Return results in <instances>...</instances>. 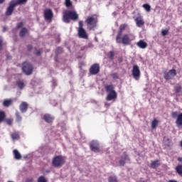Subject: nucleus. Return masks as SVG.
Segmentation results:
<instances>
[{
	"instance_id": "f257e3e1",
	"label": "nucleus",
	"mask_w": 182,
	"mask_h": 182,
	"mask_svg": "<svg viewBox=\"0 0 182 182\" xmlns=\"http://www.w3.org/2000/svg\"><path fill=\"white\" fill-rule=\"evenodd\" d=\"M71 21H76L79 19V14L75 10H66L64 11L63 21L65 23H70Z\"/></svg>"
},
{
	"instance_id": "f03ea898",
	"label": "nucleus",
	"mask_w": 182,
	"mask_h": 182,
	"mask_svg": "<svg viewBox=\"0 0 182 182\" xmlns=\"http://www.w3.org/2000/svg\"><path fill=\"white\" fill-rule=\"evenodd\" d=\"M136 39V36L133 34H124L122 36H119V40L117 41V36L116 37L117 43H122V45H130L132 41H134Z\"/></svg>"
},
{
	"instance_id": "7ed1b4c3",
	"label": "nucleus",
	"mask_w": 182,
	"mask_h": 182,
	"mask_svg": "<svg viewBox=\"0 0 182 182\" xmlns=\"http://www.w3.org/2000/svg\"><path fill=\"white\" fill-rule=\"evenodd\" d=\"M87 23V28L92 31L97 26V18L93 16H88L85 21Z\"/></svg>"
},
{
	"instance_id": "20e7f679",
	"label": "nucleus",
	"mask_w": 182,
	"mask_h": 182,
	"mask_svg": "<svg viewBox=\"0 0 182 182\" xmlns=\"http://www.w3.org/2000/svg\"><path fill=\"white\" fill-rule=\"evenodd\" d=\"M52 164L54 167H62L65 164V159L60 156H55L53 159Z\"/></svg>"
},
{
	"instance_id": "39448f33",
	"label": "nucleus",
	"mask_w": 182,
	"mask_h": 182,
	"mask_svg": "<svg viewBox=\"0 0 182 182\" xmlns=\"http://www.w3.org/2000/svg\"><path fill=\"white\" fill-rule=\"evenodd\" d=\"M22 70L25 75H32V72H33V66H32L31 63L25 62L23 63Z\"/></svg>"
},
{
	"instance_id": "423d86ee",
	"label": "nucleus",
	"mask_w": 182,
	"mask_h": 182,
	"mask_svg": "<svg viewBox=\"0 0 182 182\" xmlns=\"http://www.w3.org/2000/svg\"><path fill=\"white\" fill-rule=\"evenodd\" d=\"M132 76L135 80H139L140 79V68L139 65H135L132 68Z\"/></svg>"
},
{
	"instance_id": "0eeeda50",
	"label": "nucleus",
	"mask_w": 182,
	"mask_h": 182,
	"mask_svg": "<svg viewBox=\"0 0 182 182\" xmlns=\"http://www.w3.org/2000/svg\"><path fill=\"white\" fill-rule=\"evenodd\" d=\"M16 4L14 3V0L11 1L9 4V6L7 7L6 15V16H11L12 14H14V11L15 9Z\"/></svg>"
},
{
	"instance_id": "6e6552de",
	"label": "nucleus",
	"mask_w": 182,
	"mask_h": 182,
	"mask_svg": "<svg viewBox=\"0 0 182 182\" xmlns=\"http://www.w3.org/2000/svg\"><path fill=\"white\" fill-rule=\"evenodd\" d=\"M52 18H53V11L52 9H48L44 10V18L46 21H52Z\"/></svg>"
},
{
	"instance_id": "1a4fd4ad",
	"label": "nucleus",
	"mask_w": 182,
	"mask_h": 182,
	"mask_svg": "<svg viewBox=\"0 0 182 182\" xmlns=\"http://www.w3.org/2000/svg\"><path fill=\"white\" fill-rule=\"evenodd\" d=\"M100 72V66L99 64H94L90 68V73L91 75H97Z\"/></svg>"
},
{
	"instance_id": "9d476101",
	"label": "nucleus",
	"mask_w": 182,
	"mask_h": 182,
	"mask_svg": "<svg viewBox=\"0 0 182 182\" xmlns=\"http://www.w3.org/2000/svg\"><path fill=\"white\" fill-rule=\"evenodd\" d=\"M176 75H177L176 70H171L168 71V73L165 74L164 79H166V80H170V79H173Z\"/></svg>"
},
{
	"instance_id": "9b49d317",
	"label": "nucleus",
	"mask_w": 182,
	"mask_h": 182,
	"mask_svg": "<svg viewBox=\"0 0 182 182\" xmlns=\"http://www.w3.org/2000/svg\"><path fill=\"white\" fill-rule=\"evenodd\" d=\"M90 147L92 151L97 153L100 149L99 142H97V141H92L90 144Z\"/></svg>"
},
{
	"instance_id": "f8f14e48",
	"label": "nucleus",
	"mask_w": 182,
	"mask_h": 182,
	"mask_svg": "<svg viewBox=\"0 0 182 182\" xmlns=\"http://www.w3.org/2000/svg\"><path fill=\"white\" fill-rule=\"evenodd\" d=\"M117 99V93L116 91H112L111 92H108V95L106 97V100L107 102H110L111 100H116Z\"/></svg>"
},
{
	"instance_id": "ddd939ff",
	"label": "nucleus",
	"mask_w": 182,
	"mask_h": 182,
	"mask_svg": "<svg viewBox=\"0 0 182 182\" xmlns=\"http://www.w3.org/2000/svg\"><path fill=\"white\" fill-rule=\"evenodd\" d=\"M77 35L81 39H87V33H86L85 28L78 29Z\"/></svg>"
},
{
	"instance_id": "4468645a",
	"label": "nucleus",
	"mask_w": 182,
	"mask_h": 182,
	"mask_svg": "<svg viewBox=\"0 0 182 182\" xmlns=\"http://www.w3.org/2000/svg\"><path fill=\"white\" fill-rule=\"evenodd\" d=\"M135 22L138 28H141L144 25V20L141 16H139L135 18Z\"/></svg>"
},
{
	"instance_id": "2eb2a0df",
	"label": "nucleus",
	"mask_w": 182,
	"mask_h": 182,
	"mask_svg": "<svg viewBox=\"0 0 182 182\" xmlns=\"http://www.w3.org/2000/svg\"><path fill=\"white\" fill-rule=\"evenodd\" d=\"M127 161H130V158H129V156H127L126 153H124L121 160L119 161V164L120 166H124V164L127 163Z\"/></svg>"
},
{
	"instance_id": "dca6fc26",
	"label": "nucleus",
	"mask_w": 182,
	"mask_h": 182,
	"mask_svg": "<svg viewBox=\"0 0 182 182\" xmlns=\"http://www.w3.org/2000/svg\"><path fill=\"white\" fill-rule=\"evenodd\" d=\"M126 28H127V24H122L119 26V31L117 34V41L119 42V38H120V36H122V35H123V31H124V29H126Z\"/></svg>"
},
{
	"instance_id": "f3484780",
	"label": "nucleus",
	"mask_w": 182,
	"mask_h": 182,
	"mask_svg": "<svg viewBox=\"0 0 182 182\" xmlns=\"http://www.w3.org/2000/svg\"><path fill=\"white\" fill-rule=\"evenodd\" d=\"M19 109L21 113H26V112L28 110V103L26 102H21L19 106Z\"/></svg>"
},
{
	"instance_id": "a211bd4d",
	"label": "nucleus",
	"mask_w": 182,
	"mask_h": 182,
	"mask_svg": "<svg viewBox=\"0 0 182 182\" xmlns=\"http://www.w3.org/2000/svg\"><path fill=\"white\" fill-rule=\"evenodd\" d=\"M176 124L177 127H178L179 129H182V113L178 115V117L176 121Z\"/></svg>"
},
{
	"instance_id": "6ab92c4d",
	"label": "nucleus",
	"mask_w": 182,
	"mask_h": 182,
	"mask_svg": "<svg viewBox=\"0 0 182 182\" xmlns=\"http://www.w3.org/2000/svg\"><path fill=\"white\" fill-rule=\"evenodd\" d=\"M136 46L140 48V49H146L147 48V43L144 42L143 40H140L137 43Z\"/></svg>"
},
{
	"instance_id": "aec40b11",
	"label": "nucleus",
	"mask_w": 182,
	"mask_h": 182,
	"mask_svg": "<svg viewBox=\"0 0 182 182\" xmlns=\"http://www.w3.org/2000/svg\"><path fill=\"white\" fill-rule=\"evenodd\" d=\"M54 119L55 118L53 117H52V115H50L49 114H46L44 115V120L47 123H52V122H53Z\"/></svg>"
},
{
	"instance_id": "412c9836",
	"label": "nucleus",
	"mask_w": 182,
	"mask_h": 182,
	"mask_svg": "<svg viewBox=\"0 0 182 182\" xmlns=\"http://www.w3.org/2000/svg\"><path fill=\"white\" fill-rule=\"evenodd\" d=\"M13 153H14V159L16 160H21V159H22V155H21V153H19L18 150L14 149L13 151Z\"/></svg>"
},
{
	"instance_id": "4be33fe9",
	"label": "nucleus",
	"mask_w": 182,
	"mask_h": 182,
	"mask_svg": "<svg viewBox=\"0 0 182 182\" xmlns=\"http://www.w3.org/2000/svg\"><path fill=\"white\" fill-rule=\"evenodd\" d=\"M160 161L159 160H156V161H152L151 162V168H157V167H159V166H160Z\"/></svg>"
},
{
	"instance_id": "5701e85b",
	"label": "nucleus",
	"mask_w": 182,
	"mask_h": 182,
	"mask_svg": "<svg viewBox=\"0 0 182 182\" xmlns=\"http://www.w3.org/2000/svg\"><path fill=\"white\" fill-rule=\"evenodd\" d=\"M28 33V28H23L21 31H20V36L21 38H25V36Z\"/></svg>"
},
{
	"instance_id": "b1692460",
	"label": "nucleus",
	"mask_w": 182,
	"mask_h": 182,
	"mask_svg": "<svg viewBox=\"0 0 182 182\" xmlns=\"http://www.w3.org/2000/svg\"><path fill=\"white\" fill-rule=\"evenodd\" d=\"M16 85H17L18 89H21V90L23 89V87L26 86V84L23 82V80L17 81Z\"/></svg>"
},
{
	"instance_id": "393cba45",
	"label": "nucleus",
	"mask_w": 182,
	"mask_h": 182,
	"mask_svg": "<svg viewBox=\"0 0 182 182\" xmlns=\"http://www.w3.org/2000/svg\"><path fill=\"white\" fill-rule=\"evenodd\" d=\"M105 90H106V92H107L108 93H110L112 92H115L114 87H113V85H107L105 87Z\"/></svg>"
},
{
	"instance_id": "a878e982",
	"label": "nucleus",
	"mask_w": 182,
	"mask_h": 182,
	"mask_svg": "<svg viewBox=\"0 0 182 182\" xmlns=\"http://www.w3.org/2000/svg\"><path fill=\"white\" fill-rule=\"evenodd\" d=\"M3 105L6 107H8L11 106L12 105V100L11 99L4 100V102H3Z\"/></svg>"
},
{
	"instance_id": "bb28decb",
	"label": "nucleus",
	"mask_w": 182,
	"mask_h": 182,
	"mask_svg": "<svg viewBox=\"0 0 182 182\" xmlns=\"http://www.w3.org/2000/svg\"><path fill=\"white\" fill-rule=\"evenodd\" d=\"M26 2H28V0H17L16 1H14L16 6H17V5H23V4H26Z\"/></svg>"
},
{
	"instance_id": "cd10ccee",
	"label": "nucleus",
	"mask_w": 182,
	"mask_h": 182,
	"mask_svg": "<svg viewBox=\"0 0 182 182\" xmlns=\"http://www.w3.org/2000/svg\"><path fill=\"white\" fill-rule=\"evenodd\" d=\"M175 170L179 176H182V165H178L176 168Z\"/></svg>"
},
{
	"instance_id": "c85d7f7f",
	"label": "nucleus",
	"mask_w": 182,
	"mask_h": 182,
	"mask_svg": "<svg viewBox=\"0 0 182 182\" xmlns=\"http://www.w3.org/2000/svg\"><path fill=\"white\" fill-rule=\"evenodd\" d=\"M142 7L146 12H150V11H151V6L149 4H143Z\"/></svg>"
},
{
	"instance_id": "c756f323",
	"label": "nucleus",
	"mask_w": 182,
	"mask_h": 182,
	"mask_svg": "<svg viewBox=\"0 0 182 182\" xmlns=\"http://www.w3.org/2000/svg\"><path fill=\"white\" fill-rule=\"evenodd\" d=\"M159 126V121L157 119H154L151 122V129H154Z\"/></svg>"
},
{
	"instance_id": "7c9ffc66",
	"label": "nucleus",
	"mask_w": 182,
	"mask_h": 182,
	"mask_svg": "<svg viewBox=\"0 0 182 182\" xmlns=\"http://www.w3.org/2000/svg\"><path fill=\"white\" fill-rule=\"evenodd\" d=\"M12 140H19V134L17 133H14L11 135Z\"/></svg>"
},
{
	"instance_id": "2f4dec72",
	"label": "nucleus",
	"mask_w": 182,
	"mask_h": 182,
	"mask_svg": "<svg viewBox=\"0 0 182 182\" xmlns=\"http://www.w3.org/2000/svg\"><path fill=\"white\" fill-rule=\"evenodd\" d=\"M108 181L109 182H119V181H117V177H116V176H109L108 178Z\"/></svg>"
},
{
	"instance_id": "473e14b6",
	"label": "nucleus",
	"mask_w": 182,
	"mask_h": 182,
	"mask_svg": "<svg viewBox=\"0 0 182 182\" xmlns=\"http://www.w3.org/2000/svg\"><path fill=\"white\" fill-rule=\"evenodd\" d=\"M107 57L109 59H110V60H113V58H114V51H109Z\"/></svg>"
},
{
	"instance_id": "72a5a7b5",
	"label": "nucleus",
	"mask_w": 182,
	"mask_h": 182,
	"mask_svg": "<svg viewBox=\"0 0 182 182\" xmlns=\"http://www.w3.org/2000/svg\"><path fill=\"white\" fill-rule=\"evenodd\" d=\"M4 119H5V112H0V123H2V122H4Z\"/></svg>"
},
{
	"instance_id": "f704fd0d",
	"label": "nucleus",
	"mask_w": 182,
	"mask_h": 182,
	"mask_svg": "<svg viewBox=\"0 0 182 182\" xmlns=\"http://www.w3.org/2000/svg\"><path fill=\"white\" fill-rule=\"evenodd\" d=\"M62 52H63V49L60 47L57 48V49L55 50V55H60V53H62Z\"/></svg>"
},
{
	"instance_id": "c9c22d12",
	"label": "nucleus",
	"mask_w": 182,
	"mask_h": 182,
	"mask_svg": "<svg viewBox=\"0 0 182 182\" xmlns=\"http://www.w3.org/2000/svg\"><path fill=\"white\" fill-rule=\"evenodd\" d=\"M16 117L17 122H21L22 120V117H21V114H19L18 112H16Z\"/></svg>"
},
{
	"instance_id": "e433bc0d",
	"label": "nucleus",
	"mask_w": 182,
	"mask_h": 182,
	"mask_svg": "<svg viewBox=\"0 0 182 182\" xmlns=\"http://www.w3.org/2000/svg\"><path fill=\"white\" fill-rule=\"evenodd\" d=\"M65 5L67 8H69L70 6H72V1H70V0H65Z\"/></svg>"
},
{
	"instance_id": "4c0bfd02",
	"label": "nucleus",
	"mask_w": 182,
	"mask_h": 182,
	"mask_svg": "<svg viewBox=\"0 0 182 182\" xmlns=\"http://www.w3.org/2000/svg\"><path fill=\"white\" fill-rule=\"evenodd\" d=\"M38 182H47L46 178H45V176H41L38 178Z\"/></svg>"
},
{
	"instance_id": "58836bf2",
	"label": "nucleus",
	"mask_w": 182,
	"mask_h": 182,
	"mask_svg": "<svg viewBox=\"0 0 182 182\" xmlns=\"http://www.w3.org/2000/svg\"><path fill=\"white\" fill-rule=\"evenodd\" d=\"M168 34V30H162L161 31V35L162 36H166V35Z\"/></svg>"
},
{
	"instance_id": "ea45409f",
	"label": "nucleus",
	"mask_w": 182,
	"mask_h": 182,
	"mask_svg": "<svg viewBox=\"0 0 182 182\" xmlns=\"http://www.w3.org/2000/svg\"><path fill=\"white\" fill-rule=\"evenodd\" d=\"M78 25H79L78 29H83V21H80L78 22Z\"/></svg>"
},
{
	"instance_id": "a19ab883",
	"label": "nucleus",
	"mask_w": 182,
	"mask_h": 182,
	"mask_svg": "<svg viewBox=\"0 0 182 182\" xmlns=\"http://www.w3.org/2000/svg\"><path fill=\"white\" fill-rule=\"evenodd\" d=\"M4 41H2V37L0 36V51L2 50V48L4 46Z\"/></svg>"
},
{
	"instance_id": "79ce46f5",
	"label": "nucleus",
	"mask_w": 182,
	"mask_h": 182,
	"mask_svg": "<svg viewBox=\"0 0 182 182\" xmlns=\"http://www.w3.org/2000/svg\"><path fill=\"white\" fill-rule=\"evenodd\" d=\"M175 90L176 93H180V92H181V86L176 87Z\"/></svg>"
},
{
	"instance_id": "37998d69",
	"label": "nucleus",
	"mask_w": 182,
	"mask_h": 182,
	"mask_svg": "<svg viewBox=\"0 0 182 182\" xmlns=\"http://www.w3.org/2000/svg\"><path fill=\"white\" fill-rule=\"evenodd\" d=\"M178 113L177 112H175L172 113V117L173 119H176V117H178Z\"/></svg>"
},
{
	"instance_id": "c03bdc74",
	"label": "nucleus",
	"mask_w": 182,
	"mask_h": 182,
	"mask_svg": "<svg viewBox=\"0 0 182 182\" xmlns=\"http://www.w3.org/2000/svg\"><path fill=\"white\" fill-rule=\"evenodd\" d=\"M23 26V23L20 22L18 24H17V28L19 29Z\"/></svg>"
},
{
	"instance_id": "a18cd8bd",
	"label": "nucleus",
	"mask_w": 182,
	"mask_h": 182,
	"mask_svg": "<svg viewBox=\"0 0 182 182\" xmlns=\"http://www.w3.org/2000/svg\"><path fill=\"white\" fill-rule=\"evenodd\" d=\"M6 123H7V124H9V125L12 124V119H7V120H6Z\"/></svg>"
},
{
	"instance_id": "49530a36",
	"label": "nucleus",
	"mask_w": 182,
	"mask_h": 182,
	"mask_svg": "<svg viewBox=\"0 0 182 182\" xmlns=\"http://www.w3.org/2000/svg\"><path fill=\"white\" fill-rule=\"evenodd\" d=\"M27 49L28 50H32V45H28Z\"/></svg>"
},
{
	"instance_id": "de8ad7c7",
	"label": "nucleus",
	"mask_w": 182,
	"mask_h": 182,
	"mask_svg": "<svg viewBox=\"0 0 182 182\" xmlns=\"http://www.w3.org/2000/svg\"><path fill=\"white\" fill-rule=\"evenodd\" d=\"M41 54V50H37L36 53V55H37V56H40Z\"/></svg>"
},
{
	"instance_id": "09e8293b",
	"label": "nucleus",
	"mask_w": 182,
	"mask_h": 182,
	"mask_svg": "<svg viewBox=\"0 0 182 182\" xmlns=\"http://www.w3.org/2000/svg\"><path fill=\"white\" fill-rule=\"evenodd\" d=\"M112 77H113V79H117V75L116 74H112Z\"/></svg>"
},
{
	"instance_id": "8fccbe9b",
	"label": "nucleus",
	"mask_w": 182,
	"mask_h": 182,
	"mask_svg": "<svg viewBox=\"0 0 182 182\" xmlns=\"http://www.w3.org/2000/svg\"><path fill=\"white\" fill-rule=\"evenodd\" d=\"M168 182H178V181L176 180H169Z\"/></svg>"
},
{
	"instance_id": "3c124183",
	"label": "nucleus",
	"mask_w": 182,
	"mask_h": 182,
	"mask_svg": "<svg viewBox=\"0 0 182 182\" xmlns=\"http://www.w3.org/2000/svg\"><path fill=\"white\" fill-rule=\"evenodd\" d=\"M6 27H3V32H6Z\"/></svg>"
},
{
	"instance_id": "603ef678",
	"label": "nucleus",
	"mask_w": 182,
	"mask_h": 182,
	"mask_svg": "<svg viewBox=\"0 0 182 182\" xmlns=\"http://www.w3.org/2000/svg\"><path fill=\"white\" fill-rule=\"evenodd\" d=\"M4 2H5V0H0V5H1V4H3Z\"/></svg>"
},
{
	"instance_id": "864d4df0",
	"label": "nucleus",
	"mask_w": 182,
	"mask_h": 182,
	"mask_svg": "<svg viewBox=\"0 0 182 182\" xmlns=\"http://www.w3.org/2000/svg\"><path fill=\"white\" fill-rule=\"evenodd\" d=\"M178 161H182V158H178Z\"/></svg>"
},
{
	"instance_id": "5fc2aeb1",
	"label": "nucleus",
	"mask_w": 182,
	"mask_h": 182,
	"mask_svg": "<svg viewBox=\"0 0 182 182\" xmlns=\"http://www.w3.org/2000/svg\"><path fill=\"white\" fill-rule=\"evenodd\" d=\"M33 179H30V180H28V182H33Z\"/></svg>"
},
{
	"instance_id": "6e6d98bb",
	"label": "nucleus",
	"mask_w": 182,
	"mask_h": 182,
	"mask_svg": "<svg viewBox=\"0 0 182 182\" xmlns=\"http://www.w3.org/2000/svg\"><path fill=\"white\" fill-rule=\"evenodd\" d=\"M181 22H182V21H181Z\"/></svg>"
}]
</instances>
